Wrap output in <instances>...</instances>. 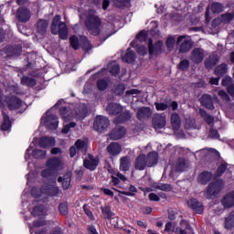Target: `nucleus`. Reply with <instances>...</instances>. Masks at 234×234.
<instances>
[{"label":"nucleus","instance_id":"nucleus-39","mask_svg":"<svg viewBox=\"0 0 234 234\" xmlns=\"http://www.w3.org/2000/svg\"><path fill=\"white\" fill-rule=\"evenodd\" d=\"M129 167H131V160L128 157H122L120 165L121 171H129Z\"/></svg>","mask_w":234,"mask_h":234},{"label":"nucleus","instance_id":"nucleus-15","mask_svg":"<svg viewBox=\"0 0 234 234\" xmlns=\"http://www.w3.org/2000/svg\"><path fill=\"white\" fill-rule=\"evenodd\" d=\"M186 204L188 207H190V209H193V211H195V213H197V215H202V213H204V205L198 202L197 198L188 199Z\"/></svg>","mask_w":234,"mask_h":234},{"label":"nucleus","instance_id":"nucleus-12","mask_svg":"<svg viewBox=\"0 0 234 234\" xmlns=\"http://www.w3.org/2000/svg\"><path fill=\"white\" fill-rule=\"evenodd\" d=\"M93 127L97 133H103L109 127V119L101 115L97 116Z\"/></svg>","mask_w":234,"mask_h":234},{"label":"nucleus","instance_id":"nucleus-23","mask_svg":"<svg viewBox=\"0 0 234 234\" xmlns=\"http://www.w3.org/2000/svg\"><path fill=\"white\" fill-rule=\"evenodd\" d=\"M221 204L225 208L233 207V206H234V191L227 194L221 200Z\"/></svg>","mask_w":234,"mask_h":234},{"label":"nucleus","instance_id":"nucleus-20","mask_svg":"<svg viewBox=\"0 0 234 234\" xmlns=\"http://www.w3.org/2000/svg\"><path fill=\"white\" fill-rule=\"evenodd\" d=\"M126 133L127 130H125V128L118 127L112 131V133H110V138L112 140H122V138H123Z\"/></svg>","mask_w":234,"mask_h":234},{"label":"nucleus","instance_id":"nucleus-56","mask_svg":"<svg viewBox=\"0 0 234 234\" xmlns=\"http://www.w3.org/2000/svg\"><path fill=\"white\" fill-rule=\"evenodd\" d=\"M129 189L130 191L121 192L122 195H126V197H134V193L137 191L136 186H131Z\"/></svg>","mask_w":234,"mask_h":234},{"label":"nucleus","instance_id":"nucleus-9","mask_svg":"<svg viewBox=\"0 0 234 234\" xmlns=\"http://www.w3.org/2000/svg\"><path fill=\"white\" fill-rule=\"evenodd\" d=\"M223 187L224 181L222 179H218L214 183H210L207 189V197H217L222 191Z\"/></svg>","mask_w":234,"mask_h":234},{"label":"nucleus","instance_id":"nucleus-61","mask_svg":"<svg viewBox=\"0 0 234 234\" xmlns=\"http://www.w3.org/2000/svg\"><path fill=\"white\" fill-rule=\"evenodd\" d=\"M228 166L226 165V164H222L218 166V171H217V176H222V174L226 171V168Z\"/></svg>","mask_w":234,"mask_h":234},{"label":"nucleus","instance_id":"nucleus-54","mask_svg":"<svg viewBox=\"0 0 234 234\" xmlns=\"http://www.w3.org/2000/svg\"><path fill=\"white\" fill-rule=\"evenodd\" d=\"M107 85H108L107 80H100L97 82V89L99 90H105V89H107Z\"/></svg>","mask_w":234,"mask_h":234},{"label":"nucleus","instance_id":"nucleus-59","mask_svg":"<svg viewBox=\"0 0 234 234\" xmlns=\"http://www.w3.org/2000/svg\"><path fill=\"white\" fill-rule=\"evenodd\" d=\"M147 39V31H141L138 35H137V41H145Z\"/></svg>","mask_w":234,"mask_h":234},{"label":"nucleus","instance_id":"nucleus-45","mask_svg":"<svg viewBox=\"0 0 234 234\" xmlns=\"http://www.w3.org/2000/svg\"><path fill=\"white\" fill-rule=\"evenodd\" d=\"M114 26H112V24H110L109 26H106L104 27V29L102 30V32L105 33V37L103 39V41H105V39H107V37H111V36H112V34H114Z\"/></svg>","mask_w":234,"mask_h":234},{"label":"nucleus","instance_id":"nucleus-32","mask_svg":"<svg viewBox=\"0 0 234 234\" xmlns=\"http://www.w3.org/2000/svg\"><path fill=\"white\" fill-rule=\"evenodd\" d=\"M72 176V174L70 172H68L63 177H58V182H62V187L63 189H69L70 187V178Z\"/></svg>","mask_w":234,"mask_h":234},{"label":"nucleus","instance_id":"nucleus-55","mask_svg":"<svg viewBox=\"0 0 234 234\" xmlns=\"http://www.w3.org/2000/svg\"><path fill=\"white\" fill-rule=\"evenodd\" d=\"M233 79H231V77H225L222 80L221 85H223V87H229V85H233Z\"/></svg>","mask_w":234,"mask_h":234},{"label":"nucleus","instance_id":"nucleus-42","mask_svg":"<svg viewBox=\"0 0 234 234\" xmlns=\"http://www.w3.org/2000/svg\"><path fill=\"white\" fill-rule=\"evenodd\" d=\"M58 174L54 172L51 168L47 167L46 169L42 170L41 177L42 178H52V176H56Z\"/></svg>","mask_w":234,"mask_h":234},{"label":"nucleus","instance_id":"nucleus-60","mask_svg":"<svg viewBox=\"0 0 234 234\" xmlns=\"http://www.w3.org/2000/svg\"><path fill=\"white\" fill-rule=\"evenodd\" d=\"M59 212L61 215H67V211L69 210V207L67 203H61L58 207Z\"/></svg>","mask_w":234,"mask_h":234},{"label":"nucleus","instance_id":"nucleus-29","mask_svg":"<svg viewBox=\"0 0 234 234\" xmlns=\"http://www.w3.org/2000/svg\"><path fill=\"white\" fill-rule=\"evenodd\" d=\"M171 123L174 131H178V129H180V125H182V120L180 119V115H178V113L172 114Z\"/></svg>","mask_w":234,"mask_h":234},{"label":"nucleus","instance_id":"nucleus-31","mask_svg":"<svg viewBox=\"0 0 234 234\" xmlns=\"http://www.w3.org/2000/svg\"><path fill=\"white\" fill-rule=\"evenodd\" d=\"M211 178H213V175L211 173L203 172L198 176L197 181L199 184L206 186V184H207V182H209V180H211Z\"/></svg>","mask_w":234,"mask_h":234},{"label":"nucleus","instance_id":"nucleus-48","mask_svg":"<svg viewBox=\"0 0 234 234\" xmlns=\"http://www.w3.org/2000/svg\"><path fill=\"white\" fill-rule=\"evenodd\" d=\"M154 187L155 189H160L161 191H171V185L155 183L154 184Z\"/></svg>","mask_w":234,"mask_h":234},{"label":"nucleus","instance_id":"nucleus-26","mask_svg":"<svg viewBox=\"0 0 234 234\" xmlns=\"http://www.w3.org/2000/svg\"><path fill=\"white\" fill-rule=\"evenodd\" d=\"M45 224H47V223L43 219H38V220L34 221L33 227H31L29 225L30 233L31 234H43L44 233L43 231H37V228H41L42 226H45Z\"/></svg>","mask_w":234,"mask_h":234},{"label":"nucleus","instance_id":"nucleus-50","mask_svg":"<svg viewBox=\"0 0 234 234\" xmlns=\"http://www.w3.org/2000/svg\"><path fill=\"white\" fill-rule=\"evenodd\" d=\"M87 112H89L87 107L81 108V110L76 112V118L83 120V118L87 117Z\"/></svg>","mask_w":234,"mask_h":234},{"label":"nucleus","instance_id":"nucleus-5","mask_svg":"<svg viewBox=\"0 0 234 234\" xmlns=\"http://www.w3.org/2000/svg\"><path fill=\"white\" fill-rule=\"evenodd\" d=\"M69 41H70V45H71L72 48H74V50H78V48H80V45H82V48L86 52H89V50L92 49V46L87 39V37H80V38H78V37L73 36L69 38Z\"/></svg>","mask_w":234,"mask_h":234},{"label":"nucleus","instance_id":"nucleus-36","mask_svg":"<svg viewBox=\"0 0 234 234\" xmlns=\"http://www.w3.org/2000/svg\"><path fill=\"white\" fill-rule=\"evenodd\" d=\"M48 27V22L47 20H39L37 24V30L39 34H45Z\"/></svg>","mask_w":234,"mask_h":234},{"label":"nucleus","instance_id":"nucleus-46","mask_svg":"<svg viewBox=\"0 0 234 234\" xmlns=\"http://www.w3.org/2000/svg\"><path fill=\"white\" fill-rule=\"evenodd\" d=\"M74 127H76V122H71L69 123H64V126L61 131L62 134H69L70 129H74Z\"/></svg>","mask_w":234,"mask_h":234},{"label":"nucleus","instance_id":"nucleus-53","mask_svg":"<svg viewBox=\"0 0 234 234\" xmlns=\"http://www.w3.org/2000/svg\"><path fill=\"white\" fill-rule=\"evenodd\" d=\"M101 209L102 211V215H103L104 218H111V217H112V212L111 211V207H101Z\"/></svg>","mask_w":234,"mask_h":234},{"label":"nucleus","instance_id":"nucleus-40","mask_svg":"<svg viewBox=\"0 0 234 234\" xmlns=\"http://www.w3.org/2000/svg\"><path fill=\"white\" fill-rule=\"evenodd\" d=\"M134 59H135L134 52L131 49H128L125 55L122 56V60H124L126 63H133Z\"/></svg>","mask_w":234,"mask_h":234},{"label":"nucleus","instance_id":"nucleus-64","mask_svg":"<svg viewBox=\"0 0 234 234\" xmlns=\"http://www.w3.org/2000/svg\"><path fill=\"white\" fill-rule=\"evenodd\" d=\"M227 90L229 94H230V96L234 97V84H230L229 86H228Z\"/></svg>","mask_w":234,"mask_h":234},{"label":"nucleus","instance_id":"nucleus-4","mask_svg":"<svg viewBox=\"0 0 234 234\" xmlns=\"http://www.w3.org/2000/svg\"><path fill=\"white\" fill-rule=\"evenodd\" d=\"M85 25L88 30L92 34V36L100 35V27L101 25V20H100V18L96 15H94V13L89 15Z\"/></svg>","mask_w":234,"mask_h":234},{"label":"nucleus","instance_id":"nucleus-6","mask_svg":"<svg viewBox=\"0 0 234 234\" xmlns=\"http://www.w3.org/2000/svg\"><path fill=\"white\" fill-rule=\"evenodd\" d=\"M41 123L45 125L47 129L55 130L59 125V121H58V116L48 111L43 115Z\"/></svg>","mask_w":234,"mask_h":234},{"label":"nucleus","instance_id":"nucleus-51","mask_svg":"<svg viewBox=\"0 0 234 234\" xmlns=\"http://www.w3.org/2000/svg\"><path fill=\"white\" fill-rule=\"evenodd\" d=\"M187 168V165L186 164V160L179 159L176 164V171H186Z\"/></svg>","mask_w":234,"mask_h":234},{"label":"nucleus","instance_id":"nucleus-13","mask_svg":"<svg viewBox=\"0 0 234 234\" xmlns=\"http://www.w3.org/2000/svg\"><path fill=\"white\" fill-rule=\"evenodd\" d=\"M46 167L58 174V171L63 167V161L58 157L50 158L46 162Z\"/></svg>","mask_w":234,"mask_h":234},{"label":"nucleus","instance_id":"nucleus-2","mask_svg":"<svg viewBox=\"0 0 234 234\" xmlns=\"http://www.w3.org/2000/svg\"><path fill=\"white\" fill-rule=\"evenodd\" d=\"M106 111L112 116H114L116 114H120V112H122L121 116H119L116 119V121H115L116 123H122L123 122H127V120H130V118H131V113L127 111H123V107H122L118 103H110L108 105Z\"/></svg>","mask_w":234,"mask_h":234},{"label":"nucleus","instance_id":"nucleus-47","mask_svg":"<svg viewBox=\"0 0 234 234\" xmlns=\"http://www.w3.org/2000/svg\"><path fill=\"white\" fill-rule=\"evenodd\" d=\"M22 85H27V87H34L36 85V80L28 77H24L21 80Z\"/></svg>","mask_w":234,"mask_h":234},{"label":"nucleus","instance_id":"nucleus-27","mask_svg":"<svg viewBox=\"0 0 234 234\" xmlns=\"http://www.w3.org/2000/svg\"><path fill=\"white\" fill-rule=\"evenodd\" d=\"M146 166L147 161L145 159V155H139L135 162V169H138L139 171H144V169H145Z\"/></svg>","mask_w":234,"mask_h":234},{"label":"nucleus","instance_id":"nucleus-8","mask_svg":"<svg viewBox=\"0 0 234 234\" xmlns=\"http://www.w3.org/2000/svg\"><path fill=\"white\" fill-rule=\"evenodd\" d=\"M45 156H47L46 151L39 150V149L34 150L32 145H30L26 151L25 160L27 163H28V165H30V161L32 160V157L39 159V158H45Z\"/></svg>","mask_w":234,"mask_h":234},{"label":"nucleus","instance_id":"nucleus-22","mask_svg":"<svg viewBox=\"0 0 234 234\" xmlns=\"http://www.w3.org/2000/svg\"><path fill=\"white\" fill-rule=\"evenodd\" d=\"M56 145V139L52 137H42L39 140V147L42 149H48V147H54Z\"/></svg>","mask_w":234,"mask_h":234},{"label":"nucleus","instance_id":"nucleus-57","mask_svg":"<svg viewBox=\"0 0 234 234\" xmlns=\"http://www.w3.org/2000/svg\"><path fill=\"white\" fill-rule=\"evenodd\" d=\"M169 107L167 102H155L156 111H165Z\"/></svg>","mask_w":234,"mask_h":234},{"label":"nucleus","instance_id":"nucleus-17","mask_svg":"<svg viewBox=\"0 0 234 234\" xmlns=\"http://www.w3.org/2000/svg\"><path fill=\"white\" fill-rule=\"evenodd\" d=\"M209 9L213 12V14H220V12L224 10V6L218 3H213L211 5H209L206 13L207 23L211 21V17L209 16Z\"/></svg>","mask_w":234,"mask_h":234},{"label":"nucleus","instance_id":"nucleus-58","mask_svg":"<svg viewBox=\"0 0 234 234\" xmlns=\"http://www.w3.org/2000/svg\"><path fill=\"white\" fill-rule=\"evenodd\" d=\"M136 50L140 56H145L147 54V48L144 45H137Z\"/></svg>","mask_w":234,"mask_h":234},{"label":"nucleus","instance_id":"nucleus-49","mask_svg":"<svg viewBox=\"0 0 234 234\" xmlns=\"http://www.w3.org/2000/svg\"><path fill=\"white\" fill-rule=\"evenodd\" d=\"M199 114H201L202 118H204V120H205V122H207V123H208V124L213 123V117L208 115L207 112H206V111L199 110Z\"/></svg>","mask_w":234,"mask_h":234},{"label":"nucleus","instance_id":"nucleus-18","mask_svg":"<svg viewBox=\"0 0 234 234\" xmlns=\"http://www.w3.org/2000/svg\"><path fill=\"white\" fill-rule=\"evenodd\" d=\"M190 59L193 63H202V61H204V49L198 48H195L192 51Z\"/></svg>","mask_w":234,"mask_h":234},{"label":"nucleus","instance_id":"nucleus-35","mask_svg":"<svg viewBox=\"0 0 234 234\" xmlns=\"http://www.w3.org/2000/svg\"><path fill=\"white\" fill-rule=\"evenodd\" d=\"M181 226H185L186 229H188V232H186L184 229H174L175 233H179V234H195L193 233V230L189 229V223L186 220H182L181 221Z\"/></svg>","mask_w":234,"mask_h":234},{"label":"nucleus","instance_id":"nucleus-41","mask_svg":"<svg viewBox=\"0 0 234 234\" xmlns=\"http://www.w3.org/2000/svg\"><path fill=\"white\" fill-rule=\"evenodd\" d=\"M228 72V65L221 64L220 66H218L215 69V74L218 76V78H220V76H224Z\"/></svg>","mask_w":234,"mask_h":234},{"label":"nucleus","instance_id":"nucleus-30","mask_svg":"<svg viewBox=\"0 0 234 234\" xmlns=\"http://www.w3.org/2000/svg\"><path fill=\"white\" fill-rule=\"evenodd\" d=\"M201 103L204 107L209 110L215 109V106L213 105V101L211 100V95L205 94L201 98Z\"/></svg>","mask_w":234,"mask_h":234},{"label":"nucleus","instance_id":"nucleus-63","mask_svg":"<svg viewBox=\"0 0 234 234\" xmlns=\"http://www.w3.org/2000/svg\"><path fill=\"white\" fill-rule=\"evenodd\" d=\"M218 96H220V98H222V100H224L225 101H229V96H228V93H226V91L219 90Z\"/></svg>","mask_w":234,"mask_h":234},{"label":"nucleus","instance_id":"nucleus-44","mask_svg":"<svg viewBox=\"0 0 234 234\" xmlns=\"http://www.w3.org/2000/svg\"><path fill=\"white\" fill-rule=\"evenodd\" d=\"M217 63H218V57L213 55L209 60H206L205 67H207V69H212Z\"/></svg>","mask_w":234,"mask_h":234},{"label":"nucleus","instance_id":"nucleus-21","mask_svg":"<svg viewBox=\"0 0 234 234\" xmlns=\"http://www.w3.org/2000/svg\"><path fill=\"white\" fill-rule=\"evenodd\" d=\"M107 152L111 156H118L122 153V145L118 143H112L107 146Z\"/></svg>","mask_w":234,"mask_h":234},{"label":"nucleus","instance_id":"nucleus-37","mask_svg":"<svg viewBox=\"0 0 234 234\" xmlns=\"http://www.w3.org/2000/svg\"><path fill=\"white\" fill-rule=\"evenodd\" d=\"M120 180L125 182L127 180V177L120 173L112 174V182L113 183V186H118V184H120Z\"/></svg>","mask_w":234,"mask_h":234},{"label":"nucleus","instance_id":"nucleus-38","mask_svg":"<svg viewBox=\"0 0 234 234\" xmlns=\"http://www.w3.org/2000/svg\"><path fill=\"white\" fill-rule=\"evenodd\" d=\"M12 128V122H10V117L4 113V121L1 125L2 131H10Z\"/></svg>","mask_w":234,"mask_h":234},{"label":"nucleus","instance_id":"nucleus-62","mask_svg":"<svg viewBox=\"0 0 234 234\" xmlns=\"http://www.w3.org/2000/svg\"><path fill=\"white\" fill-rule=\"evenodd\" d=\"M189 68V61L188 60H182L179 64V69L181 70H186Z\"/></svg>","mask_w":234,"mask_h":234},{"label":"nucleus","instance_id":"nucleus-28","mask_svg":"<svg viewBox=\"0 0 234 234\" xmlns=\"http://www.w3.org/2000/svg\"><path fill=\"white\" fill-rule=\"evenodd\" d=\"M147 167H153L158 164V154L156 152H152L148 154L146 158Z\"/></svg>","mask_w":234,"mask_h":234},{"label":"nucleus","instance_id":"nucleus-43","mask_svg":"<svg viewBox=\"0 0 234 234\" xmlns=\"http://www.w3.org/2000/svg\"><path fill=\"white\" fill-rule=\"evenodd\" d=\"M108 69L112 76H116L118 72H120V66L116 62H111L108 66Z\"/></svg>","mask_w":234,"mask_h":234},{"label":"nucleus","instance_id":"nucleus-10","mask_svg":"<svg viewBox=\"0 0 234 234\" xmlns=\"http://www.w3.org/2000/svg\"><path fill=\"white\" fill-rule=\"evenodd\" d=\"M177 45H180L179 52H189L193 48V40L189 36H180L177 38Z\"/></svg>","mask_w":234,"mask_h":234},{"label":"nucleus","instance_id":"nucleus-3","mask_svg":"<svg viewBox=\"0 0 234 234\" xmlns=\"http://www.w3.org/2000/svg\"><path fill=\"white\" fill-rule=\"evenodd\" d=\"M59 21H61V16H56L51 25V32L54 35L58 34L60 39H67V37H69L67 25H65V23H59Z\"/></svg>","mask_w":234,"mask_h":234},{"label":"nucleus","instance_id":"nucleus-11","mask_svg":"<svg viewBox=\"0 0 234 234\" xmlns=\"http://www.w3.org/2000/svg\"><path fill=\"white\" fill-rule=\"evenodd\" d=\"M83 153L85 154L87 153V143L85 141H82L81 139H79L75 143V146H71L69 149V154L71 158H74L76 156V153Z\"/></svg>","mask_w":234,"mask_h":234},{"label":"nucleus","instance_id":"nucleus-34","mask_svg":"<svg viewBox=\"0 0 234 234\" xmlns=\"http://www.w3.org/2000/svg\"><path fill=\"white\" fill-rule=\"evenodd\" d=\"M60 114L63 118V120H65V122H68V120H72V118H74V114L72 113V111H70V109H67V108H60Z\"/></svg>","mask_w":234,"mask_h":234},{"label":"nucleus","instance_id":"nucleus-7","mask_svg":"<svg viewBox=\"0 0 234 234\" xmlns=\"http://www.w3.org/2000/svg\"><path fill=\"white\" fill-rule=\"evenodd\" d=\"M0 102L4 107H8L11 111H16L23 106V101H20L17 97H1Z\"/></svg>","mask_w":234,"mask_h":234},{"label":"nucleus","instance_id":"nucleus-24","mask_svg":"<svg viewBox=\"0 0 234 234\" xmlns=\"http://www.w3.org/2000/svg\"><path fill=\"white\" fill-rule=\"evenodd\" d=\"M153 123H154V127L156 131H158V129H164V127H165V116L164 115H156L154 119H153Z\"/></svg>","mask_w":234,"mask_h":234},{"label":"nucleus","instance_id":"nucleus-16","mask_svg":"<svg viewBox=\"0 0 234 234\" xmlns=\"http://www.w3.org/2000/svg\"><path fill=\"white\" fill-rule=\"evenodd\" d=\"M32 14L30 10L27 7H19L16 13V17L20 23H27V21H30Z\"/></svg>","mask_w":234,"mask_h":234},{"label":"nucleus","instance_id":"nucleus-25","mask_svg":"<svg viewBox=\"0 0 234 234\" xmlns=\"http://www.w3.org/2000/svg\"><path fill=\"white\" fill-rule=\"evenodd\" d=\"M153 114V111L150 108L143 107L138 110L137 112V118L138 120H146V118H151Z\"/></svg>","mask_w":234,"mask_h":234},{"label":"nucleus","instance_id":"nucleus-33","mask_svg":"<svg viewBox=\"0 0 234 234\" xmlns=\"http://www.w3.org/2000/svg\"><path fill=\"white\" fill-rule=\"evenodd\" d=\"M31 215L34 217H45L47 215V208L44 206H37L33 208Z\"/></svg>","mask_w":234,"mask_h":234},{"label":"nucleus","instance_id":"nucleus-19","mask_svg":"<svg viewBox=\"0 0 234 234\" xmlns=\"http://www.w3.org/2000/svg\"><path fill=\"white\" fill-rule=\"evenodd\" d=\"M98 158L94 157L92 154H89L88 158L84 160V167L90 171H94L98 167Z\"/></svg>","mask_w":234,"mask_h":234},{"label":"nucleus","instance_id":"nucleus-52","mask_svg":"<svg viewBox=\"0 0 234 234\" xmlns=\"http://www.w3.org/2000/svg\"><path fill=\"white\" fill-rule=\"evenodd\" d=\"M175 43H176V38L175 37H168L166 39V47L169 50L175 48Z\"/></svg>","mask_w":234,"mask_h":234},{"label":"nucleus","instance_id":"nucleus-1","mask_svg":"<svg viewBox=\"0 0 234 234\" xmlns=\"http://www.w3.org/2000/svg\"><path fill=\"white\" fill-rule=\"evenodd\" d=\"M59 194V188L56 185H47L41 188L33 187L31 190V195L34 198H40V200H45L47 197H56Z\"/></svg>","mask_w":234,"mask_h":234},{"label":"nucleus","instance_id":"nucleus-14","mask_svg":"<svg viewBox=\"0 0 234 234\" xmlns=\"http://www.w3.org/2000/svg\"><path fill=\"white\" fill-rule=\"evenodd\" d=\"M163 47H164V42L157 41L154 45H153V39H149L148 48H149L150 56H158V54H162Z\"/></svg>","mask_w":234,"mask_h":234}]
</instances>
